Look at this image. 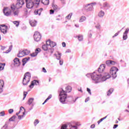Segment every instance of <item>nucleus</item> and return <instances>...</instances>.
<instances>
[{
	"instance_id": "nucleus-1",
	"label": "nucleus",
	"mask_w": 129,
	"mask_h": 129,
	"mask_svg": "<svg viewBox=\"0 0 129 129\" xmlns=\"http://www.w3.org/2000/svg\"><path fill=\"white\" fill-rule=\"evenodd\" d=\"M111 76L108 73H105L102 75H97L96 73H93L91 75V78L95 83H98L101 81H105L106 79L110 78Z\"/></svg>"
},
{
	"instance_id": "nucleus-2",
	"label": "nucleus",
	"mask_w": 129,
	"mask_h": 129,
	"mask_svg": "<svg viewBox=\"0 0 129 129\" xmlns=\"http://www.w3.org/2000/svg\"><path fill=\"white\" fill-rule=\"evenodd\" d=\"M72 88L69 86L66 88V90H62L60 92L59 96H60L59 100L61 103H65L67 99V93L71 92Z\"/></svg>"
},
{
	"instance_id": "nucleus-3",
	"label": "nucleus",
	"mask_w": 129,
	"mask_h": 129,
	"mask_svg": "<svg viewBox=\"0 0 129 129\" xmlns=\"http://www.w3.org/2000/svg\"><path fill=\"white\" fill-rule=\"evenodd\" d=\"M118 71V69L115 67H112L110 70V74L113 78H116V72Z\"/></svg>"
},
{
	"instance_id": "nucleus-4",
	"label": "nucleus",
	"mask_w": 129,
	"mask_h": 129,
	"mask_svg": "<svg viewBox=\"0 0 129 129\" xmlns=\"http://www.w3.org/2000/svg\"><path fill=\"white\" fill-rule=\"evenodd\" d=\"M25 5V1L24 0H17L16 4V9H21Z\"/></svg>"
},
{
	"instance_id": "nucleus-5",
	"label": "nucleus",
	"mask_w": 129,
	"mask_h": 129,
	"mask_svg": "<svg viewBox=\"0 0 129 129\" xmlns=\"http://www.w3.org/2000/svg\"><path fill=\"white\" fill-rule=\"evenodd\" d=\"M41 38H42L41 34L38 31H36L34 34V39L35 41L39 42L40 40H41Z\"/></svg>"
},
{
	"instance_id": "nucleus-6",
	"label": "nucleus",
	"mask_w": 129,
	"mask_h": 129,
	"mask_svg": "<svg viewBox=\"0 0 129 129\" xmlns=\"http://www.w3.org/2000/svg\"><path fill=\"white\" fill-rule=\"evenodd\" d=\"M60 129H77V126H73L71 124H63L61 126Z\"/></svg>"
},
{
	"instance_id": "nucleus-7",
	"label": "nucleus",
	"mask_w": 129,
	"mask_h": 129,
	"mask_svg": "<svg viewBox=\"0 0 129 129\" xmlns=\"http://www.w3.org/2000/svg\"><path fill=\"white\" fill-rule=\"evenodd\" d=\"M26 2V8L27 9H32L34 7V3L31 0H25Z\"/></svg>"
},
{
	"instance_id": "nucleus-8",
	"label": "nucleus",
	"mask_w": 129,
	"mask_h": 129,
	"mask_svg": "<svg viewBox=\"0 0 129 129\" xmlns=\"http://www.w3.org/2000/svg\"><path fill=\"white\" fill-rule=\"evenodd\" d=\"M4 13L5 16H11L12 15V10L9 8H4Z\"/></svg>"
},
{
	"instance_id": "nucleus-9",
	"label": "nucleus",
	"mask_w": 129,
	"mask_h": 129,
	"mask_svg": "<svg viewBox=\"0 0 129 129\" xmlns=\"http://www.w3.org/2000/svg\"><path fill=\"white\" fill-rule=\"evenodd\" d=\"M46 45H48V46H50V48H54L55 46H56V43L54 41H51V40H47L46 42Z\"/></svg>"
},
{
	"instance_id": "nucleus-10",
	"label": "nucleus",
	"mask_w": 129,
	"mask_h": 129,
	"mask_svg": "<svg viewBox=\"0 0 129 129\" xmlns=\"http://www.w3.org/2000/svg\"><path fill=\"white\" fill-rule=\"evenodd\" d=\"M0 31L3 34H6L8 31V26L6 25H1L0 26Z\"/></svg>"
},
{
	"instance_id": "nucleus-11",
	"label": "nucleus",
	"mask_w": 129,
	"mask_h": 129,
	"mask_svg": "<svg viewBox=\"0 0 129 129\" xmlns=\"http://www.w3.org/2000/svg\"><path fill=\"white\" fill-rule=\"evenodd\" d=\"M85 10H86L87 12L92 11V10H93V5H92V4H90L86 5L85 6Z\"/></svg>"
},
{
	"instance_id": "nucleus-12",
	"label": "nucleus",
	"mask_w": 129,
	"mask_h": 129,
	"mask_svg": "<svg viewBox=\"0 0 129 129\" xmlns=\"http://www.w3.org/2000/svg\"><path fill=\"white\" fill-rule=\"evenodd\" d=\"M34 85H39V81L37 80H34L31 82L30 85H29L30 88H33Z\"/></svg>"
},
{
	"instance_id": "nucleus-13",
	"label": "nucleus",
	"mask_w": 129,
	"mask_h": 129,
	"mask_svg": "<svg viewBox=\"0 0 129 129\" xmlns=\"http://www.w3.org/2000/svg\"><path fill=\"white\" fill-rule=\"evenodd\" d=\"M23 79H27V80H30V79H31V74L29 72L25 73Z\"/></svg>"
},
{
	"instance_id": "nucleus-14",
	"label": "nucleus",
	"mask_w": 129,
	"mask_h": 129,
	"mask_svg": "<svg viewBox=\"0 0 129 129\" xmlns=\"http://www.w3.org/2000/svg\"><path fill=\"white\" fill-rule=\"evenodd\" d=\"M14 65L16 66H20L21 65V61L20 59L18 58H15L14 60Z\"/></svg>"
},
{
	"instance_id": "nucleus-15",
	"label": "nucleus",
	"mask_w": 129,
	"mask_h": 129,
	"mask_svg": "<svg viewBox=\"0 0 129 129\" xmlns=\"http://www.w3.org/2000/svg\"><path fill=\"white\" fill-rule=\"evenodd\" d=\"M104 69H105V66L104 64L101 65L98 69V71L99 73H101L104 71Z\"/></svg>"
},
{
	"instance_id": "nucleus-16",
	"label": "nucleus",
	"mask_w": 129,
	"mask_h": 129,
	"mask_svg": "<svg viewBox=\"0 0 129 129\" xmlns=\"http://www.w3.org/2000/svg\"><path fill=\"white\" fill-rule=\"evenodd\" d=\"M30 24L31 27H36V26H37V21L34 20H31L30 21Z\"/></svg>"
},
{
	"instance_id": "nucleus-17",
	"label": "nucleus",
	"mask_w": 129,
	"mask_h": 129,
	"mask_svg": "<svg viewBox=\"0 0 129 129\" xmlns=\"http://www.w3.org/2000/svg\"><path fill=\"white\" fill-rule=\"evenodd\" d=\"M106 64L107 65H115V61H114L113 60H108L106 61Z\"/></svg>"
},
{
	"instance_id": "nucleus-18",
	"label": "nucleus",
	"mask_w": 129,
	"mask_h": 129,
	"mask_svg": "<svg viewBox=\"0 0 129 129\" xmlns=\"http://www.w3.org/2000/svg\"><path fill=\"white\" fill-rule=\"evenodd\" d=\"M52 7L54 11H59V10H60V8H59V7H58V6H57L55 4H53L52 5Z\"/></svg>"
},
{
	"instance_id": "nucleus-19",
	"label": "nucleus",
	"mask_w": 129,
	"mask_h": 129,
	"mask_svg": "<svg viewBox=\"0 0 129 129\" xmlns=\"http://www.w3.org/2000/svg\"><path fill=\"white\" fill-rule=\"evenodd\" d=\"M29 82H30V80H27V79H23V85H27Z\"/></svg>"
},
{
	"instance_id": "nucleus-20",
	"label": "nucleus",
	"mask_w": 129,
	"mask_h": 129,
	"mask_svg": "<svg viewBox=\"0 0 129 129\" xmlns=\"http://www.w3.org/2000/svg\"><path fill=\"white\" fill-rule=\"evenodd\" d=\"M48 46L49 45H47V44H44L42 45L43 50H44V51H47V50L49 49Z\"/></svg>"
},
{
	"instance_id": "nucleus-21",
	"label": "nucleus",
	"mask_w": 129,
	"mask_h": 129,
	"mask_svg": "<svg viewBox=\"0 0 129 129\" xmlns=\"http://www.w3.org/2000/svg\"><path fill=\"white\" fill-rule=\"evenodd\" d=\"M41 3L43 4V5L47 6L49 5V0H41Z\"/></svg>"
},
{
	"instance_id": "nucleus-22",
	"label": "nucleus",
	"mask_w": 129,
	"mask_h": 129,
	"mask_svg": "<svg viewBox=\"0 0 129 129\" xmlns=\"http://www.w3.org/2000/svg\"><path fill=\"white\" fill-rule=\"evenodd\" d=\"M24 56H25V53H24V52L23 51L19 52V54H18V57H19V58L24 57Z\"/></svg>"
},
{
	"instance_id": "nucleus-23",
	"label": "nucleus",
	"mask_w": 129,
	"mask_h": 129,
	"mask_svg": "<svg viewBox=\"0 0 129 129\" xmlns=\"http://www.w3.org/2000/svg\"><path fill=\"white\" fill-rule=\"evenodd\" d=\"M85 21H86V17L85 16H82L80 19V22L82 23L83 22H85Z\"/></svg>"
},
{
	"instance_id": "nucleus-24",
	"label": "nucleus",
	"mask_w": 129,
	"mask_h": 129,
	"mask_svg": "<svg viewBox=\"0 0 129 129\" xmlns=\"http://www.w3.org/2000/svg\"><path fill=\"white\" fill-rule=\"evenodd\" d=\"M103 16H104V12L101 11L98 14V16L100 17V18H102Z\"/></svg>"
},
{
	"instance_id": "nucleus-25",
	"label": "nucleus",
	"mask_w": 129,
	"mask_h": 129,
	"mask_svg": "<svg viewBox=\"0 0 129 129\" xmlns=\"http://www.w3.org/2000/svg\"><path fill=\"white\" fill-rule=\"evenodd\" d=\"M17 5L16 4V5L12 4L11 6V10L14 12L15 11V10H16V9H17Z\"/></svg>"
},
{
	"instance_id": "nucleus-26",
	"label": "nucleus",
	"mask_w": 129,
	"mask_h": 129,
	"mask_svg": "<svg viewBox=\"0 0 129 129\" xmlns=\"http://www.w3.org/2000/svg\"><path fill=\"white\" fill-rule=\"evenodd\" d=\"M77 37H78L79 41H83V35H78V36L76 37V38H77Z\"/></svg>"
},
{
	"instance_id": "nucleus-27",
	"label": "nucleus",
	"mask_w": 129,
	"mask_h": 129,
	"mask_svg": "<svg viewBox=\"0 0 129 129\" xmlns=\"http://www.w3.org/2000/svg\"><path fill=\"white\" fill-rule=\"evenodd\" d=\"M113 92V89H110L107 92V96H109Z\"/></svg>"
},
{
	"instance_id": "nucleus-28",
	"label": "nucleus",
	"mask_w": 129,
	"mask_h": 129,
	"mask_svg": "<svg viewBox=\"0 0 129 129\" xmlns=\"http://www.w3.org/2000/svg\"><path fill=\"white\" fill-rule=\"evenodd\" d=\"M5 65V63H0V71H2V70H4Z\"/></svg>"
},
{
	"instance_id": "nucleus-29",
	"label": "nucleus",
	"mask_w": 129,
	"mask_h": 129,
	"mask_svg": "<svg viewBox=\"0 0 129 129\" xmlns=\"http://www.w3.org/2000/svg\"><path fill=\"white\" fill-rule=\"evenodd\" d=\"M51 98H52V95H50L44 101V103H42V104H45V103H46V102L49 100V99H51Z\"/></svg>"
},
{
	"instance_id": "nucleus-30",
	"label": "nucleus",
	"mask_w": 129,
	"mask_h": 129,
	"mask_svg": "<svg viewBox=\"0 0 129 129\" xmlns=\"http://www.w3.org/2000/svg\"><path fill=\"white\" fill-rule=\"evenodd\" d=\"M4 85H5V83L3 80H0V88H2L4 87Z\"/></svg>"
},
{
	"instance_id": "nucleus-31",
	"label": "nucleus",
	"mask_w": 129,
	"mask_h": 129,
	"mask_svg": "<svg viewBox=\"0 0 129 129\" xmlns=\"http://www.w3.org/2000/svg\"><path fill=\"white\" fill-rule=\"evenodd\" d=\"M22 51L24 53V55H29V54H30V51H29L27 49H25Z\"/></svg>"
},
{
	"instance_id": "nucleus-32",
	"label": "nucleus",
	"mask_w": 129,
	"mask_h": 129,
	"mask_svg": "<svg viewBox=\"0 0 129 129\" xmlns=\"http://www.w3.org/2000/svg\"><path fill=\"white\" fill-rule=\"evenodd\" d=\"M107 117V115L104 117L101 118L99 121H98V122H97L98 124H99V123H100V122H101V121H102V120H104V119H105V118H106Z\"/></svg>"
},
{
	"instance_id": "nucleus-33",
	"label": "nucleus",
	"mask_w": 129,
	"mask_h": 129,
	"mask_svg": "<svg viewBox=\"0 0 129 129\" xmlns=\"http://www.w3.org/2000/svg\"><path fill=\"white\" fill-rule=\"evenodd\" d=\"M13 14L15 17H18V16H19V11L17 10L13 11Z\"/></svg>"
},
{
	"instance_id": "nucleus-34",
	"label": "nucleus",
	"mask_w": 129,
	"mask_h": 129,
	"mask_svg": "<svg viewBox=\"0 0 129 129\" xmlns=\"http://www.w3.org/2000/svg\"><path fill=\"white\" fill-rule=\"evenodd\" d=\"M56 57L57 60H60V59H61V53H57V54H56Z\"/></svg>"
},
{
	"instance_id": "nucleus-35",
	"label": "nucleus",
	"mask_w": 129,
	"mask_h": 129,
	"mask_svg": "<svg viewBox=\"0 0 129 129\" xmlns=\"http://www.w3.org/2000/svg\"><path fill=\"white\" fill-rule=\"evenodd\" d=\"M28 61H29V59L27 58H24L22 60V62L23 63V65H25V64H26V63H27V62H28Z\"/></svg>"
},
{
	"instance_id": "nucleus-36",
	"label": "nucleus",
	"mask_w": 129,
	"mask_h": 129,
	"mask_svg": "<svg viewBox=\"0 0 129 129\" xmlns=\"http://www.w3.org/2000/svg\"><path fill=\"white\" fill-rule=\"evenodd\" d=\"M33 101H34V98H30L28 100V104H31L33 103Z\"/></svg>"
},
{
	"instance_id": "nucleus-37",
	"label": "nucleus",
	"mask_w": 129,
	"mask_h": 129,
	"mask_svg": "<svg viewBox=\"0 0 129 129\" xmlns=\"http://www.w3.org/2000/svg\"><path fill=\"white\" fill-rule=\"evenodd\" d=\"M23 114L22 115H19L18 116V118L19 119H22V118L24 117V116L25 115V110L23 112Z\"/></svg>"
},
{
	"instance_id": "nucleus-38",
	"label": "nucleus",
	"mask_w": 129,
	"mask_h": 129,
	"mask_svg": "<svg viewBox=\"0 0 129 129\" xmlns=\"http://www.w3.org/2000/svg\"><path fill=\"white\" fill-rule=\"evenodd\" d=\"M16 119V116H13L9 119L10 121H14Z\"/></svg>"
},
{
	"instance_id": "nucleus-39",
	"label": "nucleus",
	"mask_w": 129,
	"mask_h": 129,
	"mask_svg": "<svg viewBox=\"0 0 129 129\" xmlns=\"http://www.w3.org/2000/svg\"><path fill=\"white\" fill-rule=\"evenodd\" d=\"M13 24H14V25H16V27H19V25H20V22H19V21H14Z\"/></svg>"
},
{
	"instance_id": "nucleus-40",
	"label": "nucleus",
	"mask_w": 129,
	"mask_h": 129,
	"mask_svg": "<svg viewBox=\"0 0 129 129\" xmlns=\"http://www.w3.org/2000/svg\"><path fill=\"white\" fill-rule=\"evenodd\" d=\"M103 7H104V8H109V5L106 2V3H104Z\"/></svg>"
},
{
	"instance_id": "nucleus-41",
	"label": "nucleus",
	"mask_w": 129,
	"mask_h": 129,
	"mask_svg": "<svg viewBox=\"0 0 129 129\" xmlns=\"http://www.w3.org/2000/svg\"><path fill=\"white\" fill-rule=\"evenodd\" d=\"M22 109H23L24 111L25 110V108H24V107H21L20 111L19 112L16 113V115H19V114H20V113L21 112V111H22Z\"/></svg>"
},
{
	"instance_id": "nucleus-42",
	"label": "nucleus",
	"mask_w": 129,
	"mask_h": 129,
	"mask_svg": "<svg viewBox=\"0 0 129 129\" xmlns=\"http://www.w3.org/2000/svg\"><path fill=\"white\" fill-rule=\"evenodd\" d=\"M123 39L124 40H125L126 39H127V34L124 33L123 35Z\"/></svg>"
},
{
	"instance_id": "nucleus-43",
	"label": "nucleus",
	"mask_w": 129,
	"mask_h": 129,
	"mask_svg": "<svg viewBox=\"0 0 129 129\" xmlns=\"http://www.w3.org/2000/svg\"><path fill=\"white\" fill-rule=\"evenodd\" d=\"M37 55H38L37 54V52H33V53H32L31 54V56H32V57H36V56H37Z\"/></svg>"
},
{
	"instance_id": "nucleus-44",
	"label": "nucleus",
	"mask_w": 129,
	"mask_h": 129,
	"mask_svg": "<svg viewBox=\"0 0 129 129\" xmlns=\"http://www.w3.org/2000/svg\"><path fill=\"white\" fill-rule=\"evenodd\" d=\"M39 12H40V11L39 10H35V12H34V14L35 15H39L41 14L40 12L39 13Z\"/></svg>"
},
{
	"instance_id": "nucleus-45",
	"label": "nucleus",
	"mask_w": 129,
	"mask_h": 129,
	"mask_svg": "<svg viewBox=\"0 0 129 129\" xmlns=\"http://www.w3.org/2000/svg\"><path fill=\"white\" fill-rule=\"evenodd\" d=\"M38 123H39V120H38V119L35 120V121L34 122V125L38 124Z\"/></svg>"
},
{
	"instance_id": "nucleus-46",
	"label": "nucleus",
	"mask_w": 129,
	"mask_h": 129,
	"mask_svg": "<svg viewBox=\"0 0 129 129\" xmlns=\"http://www.w3.org/2000/svg\"><path fill=\"white\" fill-rule=\"evenodd\" d=\"M40 52H41V49L40 48H37L35 50V53H37V54H38V53H40Z\"/></svg>"
},
{
	"instance_id": "nucleus-47",
	"label": "nucleus",
	"mask_w": 129,
	"mask_h": 129,
	"mask_svg": "<svg viewBox=\"0 0 129 129\" xmlns=\"http://www.w3.org/2000/svg\"><path fill=\"white\" fill-rule=\"evenodd\" d=\"M5 112L4 111H3L2 112H0V116H5Z\"/></svg>"
},
{
	"instance_id": "nucleus-48",
	"label": "nucleus",
	"mask_w": 129,
	"mask_h": 129,
	"mask_svg": "<svg viewBox=\"0 0 129 129\" xmlns=\"http://www.w3.org/2000/svg\"><path fill=\"white\" fill-rule=\"evenodd\" d=\"M41 0H35V4L36 5H39Z\"/></svg>"
},
{
	"instance_id": "nucleus-49",
	"label": "nucleus",
	"mask_w": 129,
	"mask_h": 129,
	"mask_svg": "<svg viewBox=\"0 0 129 129\" xmlns=\"http://www.w3.org/2000/svg\"><path fill=\"white\" fill-rule=\"evenodd\" d=\"M27 94H28V93L24 92V98H23V100L26 98V96H27Z\"/></svg>"
},
{
	"instance_id": "nucleus-50",
	"label": "nucleus",
	"mask_w": 129,
	"mask_h": 129,
	"mask_svg": "<svg viewBox=\"0 0 129 129\" xmlns=\"http://www.w3.org/2000/svg\"><path fill=\"white\" fill-rule=\"evenodd\" d=\"M9 112L10 114L13 113V112H14V109H9Z\"/></svg>"
},
{
	"instance_id": "nucleus-51",
	"label": "nucleus",
	"mask_w": 129,
	"mask_h": 129,
	"mask_svg": "<svg viewBox=\"0 0 129 129\" xmlns=\"http://www.w3.org/2000/svg\"><path fill=\"white\" fill-rule=\"evenodd\" d=\"M128 31H129L128 28L126 29V30H125L124 33V34H127V33H128Z\"/></svg>"
},
{
	"instance_id": "nucleus-52",
	"label": "nucleus",
	"mask_w": 129,
	"mask_h": 129,
	"mask_svg": "<svg viewBox=\"0 0 129 129\" xmlns=\"http://www.w3.org/2000/svg\"><path fill=\"white\" fill-rule=\"evenodd\" d=\"M87 91H88V92H89V93L90 94H91V91L90 90V89L87 88Z\"/></svg>"
},
{
	"instance_id": "nucleus-53",
	"label": "nucleus",
	"mask_w": 129,
	"mask_h": 129,
	"mask_svg": "<svg viewBox=\"0 0 129 129\" xmlns=\"http://www.w3.org/2000/svg\"><path fill=\"white\" fill-rule=\"evenodd\" d=\"M42 72H44V73H47V71H46L45 68H42Z\"/></svg>"
},
{
	"instance_id": "nucleus-54",
	"label": "nucleus",
	"mask_w": 129,
	"mask_h": 129,
	"mask_svg": "<svg viewBox=\"0 0 129 129\" xmlns=\"http://www.w3.org/2000/svg\"><path fill=\"white\" fill-rule=\"evenodd\" d=\"M71 14H69L68 16L66 17L67 19H71Z\"/></svg>"
},
{
	"instance_id": "nucleus-55",
	"label": "nucleus",
	"mask_w": 129,
	"mask_h": 129,
	"mask_svg": "<svg viewBox=\"0 0 129 129\" xmlns=\"http://www.w3.org/2000/svg\"><path fill=\"white\" fill-rule=\"evenodd\" d=\"M95 127V124H93L91 125V128H94Z\"/></svg>"
},
{
	"instance_id": "nucleus-56",
	"label": "nucleus",
	"mask_w": 129,
	"mask_h": 129,
	"mask_svg": "<svg viewBox=\"0 0 129 129\" xmlns=\"http://www.w3.org/2000/svg\"><path fill=\"white\" fill-rule=\"evenodd\" d=\"M50 15H52V14H54V10H50Z\"/></svg>"
},
{
	"instance_id": "nucleus-57",
	"label": "nucleus",
	"mask_w": 129,
	"mask_h": 129,
	"mask_svg": "<svg viewBox=\"0 0 129 129\" xmlns=\"http://www.w3.org/2000/svg\"><path fill=\"white\" fill-rule=\"evenodd\" d=\"M62 47H66V43L65 42L62 43Z\"/></svg>"
},
{
	"instance_id": "nucleus-58",
	"label": "nucleus",
	"mask_w": 129,
	"mask_h": 129,
	"mask_svg": "<svg viewBox=\"0 0 129 129\" xmlns=\"http://www.w3.org/2000/svg\"><path fill=\"white\" fill-rule=\"evenodd\" d=\"M59 64L60 65H63V60H59Z\"/></svg>"
},
{
	"instance_id": "nucleus-59",
	"label": "nucleus",
	"mask_w": 129,
	"mask_h": 129,
	"mask_svg": "<svg viewBox=\"0 0 129 129\" xmlns=\"http://www.w3.org/2000/svg\"><path fill=\"white\" fill-rule=\"evenodd\" d=\"M118 126V125L117 124H114L113 126V128H116Z\"/></svg>"
},
{
	"instance_id": "nucleus-60",
	"label": "nucleus",
	"mask_w": 129,
	"mask_h": 129,
	"mask_svg": "<svg viewBox=\"0 0 129 129\" xmlns=\"http://www.w3.org/2000/svg\"><path fill=\"white\" fill-rule=\"evenodd\" d=\"M88 101H89V98H87L85 101V102H87Z\"/></svg>"
},
{
	"instance_id": "nucleus-61",
	"label": "nucleus",
	"mask_w": 129,
	"mask_h": 129,
	"mask_svg": "<svg viewBox=\"0 0 129 129\" xmlns=\"http://www.w3.org/2000/svg\"><path fill=\"white\" fill-rule=\"evenodd\" d=\"M96 27L97 28V29H100L101 27L100 25H98L97 26H96Z\"/></svg>"
},
{
	"instance_id": "nucleus-62",
	"label": "nucleus",
	"mask_w": 129,
	"mask_h": 129,
	"mask_svg": "<svg viewBox=\"0 0 129 129\" xmlns=\"http://www.w3.org/2000/svg\"><path fill=\"white\" fill-rule=\"evenodd\" d=\"M118 35V33H116L115 34L114 36H113V38H114V37H116Z\"/></svg>"
},
{
	"instance_id": "nucleus-63",
	"label": "nucleus",
	"mask_w": 129,
	"mask_h": 129,
	"mask_svg": "<svg viewBox=\"0 0 129 129\" xmlns=\"http://www.w3.org/2000/svg\"><path fill=\"white\" fill-rule=\"evenodd\" d=\"M5 47L4 46H1V49L2 50H5Z\"/></svg>"
},
{
	"instance_id": "nucleus-64",
	"label": "nucleus",
	"mask_w": 129,
	"mask_h": 129,
	"mask_svg": "<svg viewBox=\"0 0 129 129\" xmlns=\"http://www.w3.org/2000/svg\"><path fill=\"white\" fill-rule=\"evenodd\" d=\"M78 90H79V91H81V92H83V91H82L81 88L79 89Z\"/></svg>"
}]
</instances>
